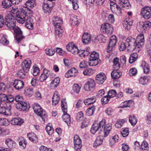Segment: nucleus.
Here are the masks:
<instances>
[{"mask_svg": "<svg viewBox=\"0 0 151 151\" xmlns=\"http://www.w3.org/2000/svg\"><path fill=\"white\" fill-rule=\"evenodd\" d=\"M95 110V106H93L86 110V115L88 116L92 115L93 114Z\"/></svg>", "mask_w": 151, "mask_h": 151, "instance_id": "58836bf2", "label": "nucleus"}, {"mask_svg": "<svg viewBox=\"0 0 151 151\" xmlns=\"http://www.w3.org/2000/svg\"><path fill=\"white\" fill-rule=\"evenodd\" d=\"M34 22L33 19L30 17H27L26 19L25 26L29 29L33 28Z\"/></svg>", "mask_w": 151, "mask_h": 151, "instance_id": "6ab92c4d", "label": "nucleus"}, {"mask_svg": "<svg viewBox=\"0 0 151 151\" xmlns=\"http://www.w3.org/2000/svg\"><path fill=\"white\" fill-rule=\"evenodd\" d=\"M126 41L128 45L127 47L128 50L133 51L137 48L136 40L134 38L131 36L129 37L126 39Z\"/></svg>", "mask_w": 151, "mask_h": 151, "instance_id": "6e6552de", "label": "nucleus"}, {"mask_svg": "<svg viewBox=\"0 0 151 151\" xmlns=\"http://www.w3.org/2000/svg\"><path fill=\"white\" fill-rule=\"evenodd\" d=\"M127 119H122L119 120L116 123L115 126L117 128H120L123 125L124 122L127 121Z\"/></svg>", "mask_w": 151, "mask_h": 151, "instance_id": "37998d69", "label": "nucleus"}, {"mask_svg": "<svg viewBox=\"0 0 151 151\" xmlns=\"http://www.w3.org/2000/svg\"><path fill=\"white\" fill-rule=\"evenodd\" d=\"M39 68L36 66H33L31 73L34 76H36L39 73Z\"/></svg>", "mask_w": 151, "mask_h": 151, "instance_id": "5fc2aeb1", "label": "nucleus"}, {"mask_svg": "<svg viewBox=\"0 0 151 151\" xmlns=\"http://www.w3.org/2000/svg\"><path fill=\"white\" fill-rule=\"evenodd\" d=\"M95 87L94 81L91 78L89 79L84 86L85 91H89L92 90Z\"/></svg>", "mask_w": 151, "mask_h": 151, "instance_id": "9b49d317", "label": "nucleus"}, {"mask_svg": "<svg viewBox=\"0 0 151 151\" xmlns=\"http://www.w3.org/2000/svg\"><path fill=\"white\" fill-rule=\"evenodd\" d=\"M116 94V92L115 90L111 89L109 91L108 93V96L110 98L115 96Z\"/></svg>", "mask_w": 151, "mask_h": 151, "instance_id": "680f3d73", "label": "nucleus"}, {"mask_svg": "<svg viewBox=\"0 0 151 151\" xmlns=\"http://www.w3.org/2000/svg\"><path fill=\"white\" fill-rule=\"evenodd\" d=\"M60 27L56 28L55 29V34L56 35L58 36V37H61L62 36L64 31Z\"/></svg>", "mask_w": 151, "mask_h": 151, "instance_id": "09e8293b", "label": "nucleus"}, {"mask_svg": "<svg viewBox=\"0 0 151 151\" xmlns=\"http://www.w3.org/2000/svg\"><path fill=\"white\" fill-rule=\"evenodd\" d=\"M148 82V79L146 76L142 77L139 79V83L143 85H145L147 84Z\"/></svg>", "mask_w": 151, "mask_h": 151, "instance_id": "8fccbe9b", "label": "nucleus"}, {"mask_svg": "<svg viewBox=\"0 0 151 151\" xmlns=\"http://www.w3.org/2000/svg\"><path fill=\"white\" fill-rule=\"evenodd\" d=\"M105 123V119H103L100 122L99 124L96 123L93 124L90 130L91 132L93 134L96 132L98 134H100L103 131L104 137L107 136L111 129V127L110 125H106Z\"/></svg>", "mask_w": 151, "mask_h": 151, "instance_id": "f03ea898", "label": "nucleus"}, {"mask_svg": "<svg viewBox=\"0 0 151 151\" xmlns=\"http://www.w3.org/2000/svg\"><path fill=\"white\" fill-rule=\"evenodd\" d=\"M24 121L19 117H15L13 118L11 121L12 124L14 125H20L22 124Z\"/></svg>", "mask_w": 151, "mask_h": 151, "instance_id": "cd10ccee", "label": "nucleus"}, {"mask_svg": "<svg viewBox=\"0 0 151 151\" xmlns=\"http://www.w3.org/2000/svg\"><path fill=\"white\" fill-rule=\"evenodd\" d=\"M47 0H44L43 2L42 8L44 11V12L47 13L48 12H50L52 10V6H50L49 5V4L47 2Z\"/></svg>", "mask_w": 151, "mask_h": 151, "instance_id": "4be33fe9", "label": "nucleus"}, {"mask_svg": "<svg viewBox=\"0 0 151 151\" xmlns=\"http://www.w3.org/2000/svg\"><path fill=\"white\" fill-rule=\"evenodd\" d=\"M45 51L46 54L50 56L53 55L55 53V51L52 48H47Z\"/></svg>", "mask_w": 151, "mask_h": 151, "instance_id": "0e129e2a", "label": "nucleus"}, {"mask_svg": "<svg viewBox=\"0 0 151 151\" xmlns=\"http://www.w3.org/2000/svg\"><path fill=\"white\" fill-rule=\"evenodd\" d=\"M129 121L132 126L135 125L137 122L136 117L134 115H131L129 116Z\"/></svg>", "mask_w": 151, "mask_h": 151, "instance_id": "4c0bfd02", "label": "nucleus"}, {"mask_svg": "<svg viewBox=\"0 0 151 151\" xmlns=\"http://www.w3.org/2000/svg\"><path fill=\"white\" fill-rule=\"evenodd\" d=\"M89 122V121L88 119L85 118L82 123L81 127L83 128L87 127L88 126Z\"/></svg>", "mask_w": 151, "mask_h": 151, "instance_id": "774afa93", "label": "nucleus"}, {"mask_svg": "<svg viewBox=\"0 0 151 151\" xmlns=\"http://www.w3.org/2000/svg\"><path fill=\"white\" fill-rule=\"evenodd\" d=\"M61 106L63 114L62 116L64 122L69 125L71 122L70 115L67 113V104L65 99L63 98L61 101Z\"/></svg>", "mask_w": 151, "mask_h": 151, "instance_id": "7ed1b4c3", "label": "nucleus"}, {"mask_svg": "<svg viewBox=\"0 0 151 151\" xmlns=\"http://www.w3.org/2000/svg\"><path fill=\"white\" fill-rule=\"evenodd\" d=\"M116 37L115 35L111 37L107 49V51L108 53H110L115 48L116 43Z\"/></svg>", "mask_w": 151, "mask_h": 151, "instance_id": "1a4fd4ad", "label": "nucleus"}, {"mask_svg": "<svg viewBox=\"0 0 151 151\" xmlns=\"http://www.w3.org/2000/svg\"><path fill=\"white\" fill-rule=\"evenodd\" d=\"M27 136L29 140L34 143H37L38 141V138L35 133L32 132L27 134Z\"/></svg>", "mask_w": 151, "mask_h": 151, "instance_id": "bb28decb", "label": "nucleus"}, {"mask_svg": "<svg viewBox=\"0 0 151 151\" xmlns=\"http://www.w3.org/2000/svg\"><path fill=\"white\" fill-rule=\"evenodd\" d=\"M138 55L136 53H134L131 54L129 58V63H132L136 61L138 58Z\"/></svg>", "mask_w": 151, "mask_h": 151, "instance_id": "a19ab883", "label": "nucleus"}, {"mask_svg": "<svg viewBox=\"0 0 151 151\" xmlns=\"http://www.w3.org/2000/svg\"><path fill=\"white\" fill-rule=\"evenodd\" d=\"M36 4L35 0H28L25 3L26 6L30 7L31 8H33Z\"/></svg>", "mask_w": 151, "mask_h": 151, "instance_id": "c03bdc74", "label": "nucleus"}, {"mask_svg": "<svg viewBox=\"0 0 151 151\" xmlns=\"http://www.w3.org/2000/svg\"><path fill=\"white\" fill-rule=\"evenodd\" d=\"M132 23L133 22L131 20L127 19L124 21L123 24L125 29L129 30L131 27Z\"/></svg>", "mask_w": 151, "mask_h": 151, "instance_id": "a878e982", "label": "nucleus"}, {"mask_svg": "<svg viewBox=\"0 0 151 151\" xmlns=\"http://www.w3.org/2000/svg\"><path fill=\"white\" fill-rule=\"evenodd\" d=\"M5 143L11 149L15 148L16 145L15 142L10 138H7L6 139Z\"/></svg>", "mask_w": 151, "mask_h": 151, "instance_id": "393cba45", "label": "nucleus"}, {"mask_svg": "<svg viewBox=\"0 0 151 151\" xmlns=\"http://www.w3.org/2000/svg\"><path fill=\"white\" fill-rule=\"evenodd\" d=\"M83 114L82 112L80 111L79 112L76 114V120L78 121H80L83 118Z\"/></svg>", "mask_w": 151, "mask_h": 151, "instance_id": "338daca9", "label": "nucleus"}, {"mask_svg": "<svg viewBox=\"0 0 151 151\" xmlns=\"http://www.w3.org/2000/svg\"><path fill=\"white\" fill-rule=\"evenodd\" d=\"M27 73L28 72L26 71L25 70H24L23 69H22L18 70L17 74L19 77L23 78L26 76Z\"/></svg>", "mask_w": 151, "mask_h": 151, "instance_id": "2f4dec72", "label": "nucleus"}, {"mask_svg": "<svg viewBox=\"0 0 151 151\" xmlns=\"http://www.w3.org/2000/svg\"><path fill=\"white\" fill-rule=\"evenodd\" d=\"M33 109L34 112L41 117L44 122L47 119V116L45 110H44L37 103H35L33 105Z\"/></svg>", "mask_w": 151, "mask_h": 151, "instance_id": "20e7f679", "label": "nucleus"}, {"mask_svg": "<svg viewBox=\"0 0 151 151\" xmlns=\"http://www.w3.org/2000/svg\"><path fill=\"white\" fill-rule=\"evenodd\" d=\"M17 108L19 106L23 111H25L28 109L29 107V104L28 103H25L24 102L22 101L18 103L17 106Z\"/></svg>", "mask_w": 151, "mask_h": 151, "instance_id": "5701e85b", "label": "nucleus"}, {"mask_svg": "<svg viewBox=\"0 0 151 151\" xmlns=\"http://www.w3.org/2000/svg\"><path fill=\"white\" fill-rule=\"evenodd\" d=\"M137 73V70L136 68H132L130 69L129 71V74L130 76H134Z\"/></svg>", "mask_w": 151, "mask_h": 151, "instance_id": "69168bd1", "label": "nucleus"}, {"mask_svg": "<svg viewBox=\"0 0 151 151\" xmlns=\"http://www.w3.org/2000/svg\"><path fill=\"white\" fill-rule=\"evenodd\" d=\"M5 19L6 20L5 25L7 27L10 29H14L16 42L18 44L24 37L22 35V32L20 28L17 27L14 29L16 25L14 17L11 14H8L5 16Z\"/></svg>", "mask_w": 151, "mask_h": 151, "instance_id": "f257e3e1", "label": "nucleus"}, {"mask_svg": "<svg viewBox=\"0 0 151 151\" xmlns=\"http://www.w3.org/2000/svg\"><path fill=\"white\" fill-rule=\"evenodd\" d=\"M14 1L12 0H4L2 2L3 8L7 9L10 7L13 4Z\"/></svg>", "mask_w": 151, "mask_h": 151, "instance_id": "c85d7f7f", "label": "nucleus"}, {"mask_svg": "<svg viewBox=\"0 0 151 151\" xmlns=\"http://www.w3.org/2000/svg\"><path fill=\"white\" fill-rule=\"evenodd\" d=\"M90 54L89 51L86 50H80L79 52V55L82 57H84L86 56H88Z\"/></svg>", "mask_w": 151, "mask_h": 151, "instance_id": "864d4df0", "label": "nucleus"}, {"mask_svg": "<svg viewBox=\"0 0 151 151\" xmlns=\"http://www.w3.org/2000/svg\"><path fill=\"white\" fill-rule=\"evenodd\" d=\"M96 100L95 96H92L90 98H87L84 101V103L86 105H88L94 103Z\"/></svg>", "mask_w": 151, "mask_h": 151, "instance_id": "7c9ffc66", "label": "nucleus"}, {"mask_svg": "<svg viewBox=\"0 0 151 151\" xmlns=\"http://www.w3.org/2000/svg\"><path fill=\"white\" fill-rule=\"evenodd\" d=\"M81 87L78 84H74L73 86V91L76 92L77 93H78L80 91Z\"/></svg>", "mask_w": 151, "mask_h": 151, "instance_id": "4d7b16f0", "label": "nucleus"}, {"mask_svg": "<svg viewBox=\"0 0 151 151\" xmlns=\"http://www.w3.org/2000/svg\"><path fill=\"white\" fill-rule=\"evenodd\" d=\"M33 13L32 11L29 9L28 7L23 6L21 9V15H23L25 17H28V15L32 14Z\"/></svg>", "mask_w": 151, "mask_h": 151, "instance_id": "f3484780", "label": "nucleus"}, {"mask_svg": "<svg viewBox=\"0 0 151 151\" xmlns=\"http://www.w3.org/2000/svg\"><path fill=\"white\" fill-rule=\"evenodd\" d=\"M119 3L122 7H128L130 5L128 0H119Z\"/></svg>", "mask_w": 151, "mask_h": 151, "instance_id": "79ce46f5", "label": "nucleus"}, {"mask_svg": "<svg viewBox=\"0 0 151 151\" xmlns=\"http://www.w3.org/2000/svg\"><path fill=\"white\" fill-rule=\"evenodd\" d=\"M106 78V76L104 73H101L96 76V80L97 83L99 84H101L105 81Z\"/></svg>", "mask_w": 151, "mask_h": 151, "instance_id": "2eb2a0df", "label": "nucleus"}, {"mask_svg": "<svg viewBox=\"0 0 151 151\" xmlns=\"http://www.w3.org/2000/svg\"><path fill=\"white\" fill-rule=\"evenodd\" d=\"M91 35L88 33H85L82 37V40L83 43L85 44H88L91 41Z\"/></svg>", "mask_w": 151, "mask_h": 151, "instance_id": "b1692460", "label": "nucleus"}, {"mask_svg": "<svg viewBox=\"0 0 151 151\" xmlns=\"http://www.w3.org/2000/svg\"><path fill=\"white\" fill-rule=\"evenodd\" d=\"M99 53L95 51H93L91 53L90 57L89 58L90 65L91 66L96 65L100 62V60L99 59Z\"/></svg>", "mask_w": 151, "mask_h": 151, "instance_id": "39448f33", "label": "nucleus"}, {"mask_svg": "<svg viewBox=\"0 0 151 151\" xmlns=\"http://www.w3.org/2000/svg\"><path fill=\"white\" fill-rule=\"evenodd\" d=\"M110 99L108 95L104 96L101 99V102L103 104H106L109 102Z\"/></svg>", "mask_w": 151, "mask_h": 151, "instance_id": "e2e57ef3", "label": "nucleus"}, {"mask_svg": "<svg viewBox=\"0 0 151 151\" xmlns=\"http://www.w3.org/2000/svg\"><path fill=\"white\" fill-rule=\"evenodd\" d=\"M113 68L114 70H118L120 68L119 60L117 58H114L113 60Z\"/></svg>", "mask_w": 151, "mask_h": 151, "instance_id": "f704fd0d", "label": "nucleus"}, {"mask_svg": "<svg viewBox=\"0 0 151 151\" xmlns=\"http://www.w3.org/2000/svg\"><path fill=\"white\" fill-rule=\"evenodd\" d=\"M145 73H148L150 71V67L148 64L145 61H142L141 65Z\"/></svg>", "mask_w": 151, "mask_h": 151, "instance_id": "e433bc0d", "label": "nucleus"}, {"mask_svg": "<svg viewBox=\"0 0 151 151\" xmlns=\"http://www.w3.org/2000/svg\"><path fill=\"white\" fill-rule=\"evenodd\" d=\"M14 100L13 96L12 95H6L4 93L0 94V101L7 103L11 102Z\"/></svg>", "mask_w": 151, "mask_h": 151, "instance_id": "ddd939ff", "label": "nucleus"}, {"mask_svg": "<svg viewBox=\"0 0 151 151\" xmlns=\"http://www.w3.org/2000/svg\"><path fill=\"white\" fill-rule=\"evenodd\" d=\"M88 65L91 66L89 63V61L88 62L86 61H83L80 63V67L81 68H85L87 67Z\"/></svg>", "mask_w": 151, "mask_h": 151, "instance_id": "3c124183", "label": "nucleus"}, {"mask_svg": "<svg viewBox=\"0 0 151 151\" xmlns=\"http://www.w3.org/2000/svg\"><path fill=\"white\" fill-rule=\"evenodd\" d=\"M53 22V24L56 28H59L61 27L62 23V20L60 17H55L53 18L52 20Z\"/></svg>", "mask_w": 151, "mask_h": 151, "instance_id": "412c9836", "label": "nucleus"}, {"mask_svg": "<svg viewBox=\"0 0 151 151\" xmlns=\"http://www.w3.org/2000/svg\"><path fill=\"white\" fill-rule=\"evenodd\" d=\"M122 73L118 70H114L111 73V76L112 79H115L119 78L121 76Z\"/></svg>", "mask_w": 151, "mask_h": 151, "instance_id": "c756f323", "label": "nucleus"}, {"mask_svg": "<svg viewBox=\"0 0 151 151\" xmlns=\"http://www.w3.org/2000/svg\"><path fill=\"white\" fill-rule=\"evenodd\" d=\"M78 70L75 68H73L68 71V73L71 75L70 76H75L78 75Z\"/></svg>", "mask_w": 151, "mask_h": 151, "instance_id": "de8ad7c7", "label": "nucleus"}, {"mask_svg": "<svg viewBox=\"0 0 151 151\" xmlns=\"http://www.w3.org/2000/svg\"><path fill=\"white\" fill-rule=\"evenodd\" d=\"M93 73V70L92 69H87L83 71L84 75L89 76L92 75Z\"/></svg>", "mask_w": 151, "mask_h": 151, "instance_id": "052dcab7", "label": "nucleus"}, {"mask_svg": "<svg viewBox=\"0 0 151 151\" xmlns=\"http://www.w3.org/2000/svg\"><path fill=\"white\" fill-rule=\"evenodd\" d=\"M129 133V129L126 128L122 129V131L121 132V135L123 137H126L128 135Z\"/></svg>", "mask_w": 151, "mask_h": 151, "instance_id": "6e6d98bb", "label": "nucleus"}, {"mask_svg": "<svg viewBox=\"0 0 151 151\" xmlns=\"http://www.w3.org/2000/svg\"><path fill=\"white\" fill-rule=\"evenodd\" d=\"M11 104H9V105L8 107H6L5 109V113L4 114V115L9 116L11 114Z\"/></svg>", "mask_w": 151, "mask_h": 151, "instance_id": "bf43d9fd", "label": "nucleus"}, {"mask_svg": "<svg viewBox=\"0 0 151 151\" xmlns=\"http://www.w3.org/2000/svg\"><path fill=\"white\" fill-rule=\"evenodd\" d=\"M100 30L104 33L110 35L113 33V28L111 24L106 23L101 25Z\"/></svg>", "mask_w": 151, "mask_h": 151, "instance_id": "423d86ee", "label": "nucleus"}, {"mask_svg": "<svg viewBox=\"0 0 151 151\" xmlns=\"http://www.w3.org/2000/svg\"><path fill=\"white\" fill-rule=\"evenodd\" d=\"M27 17L23 15H21V14H20L19 15H17L15 20L18 23L22 24L26 21Z\"/></svg>", "mask_w": 151, "mask_h": 151, "instance_id": "473e14b6", "label": "nucleus"}, {"mask_svg": "<svg viewBox=\"0 0 151 151\" xmlns=\"http://www.w3.org/2000/svg\"><path fill=\"white\" fill-rule=\"evenodd\" d=\"M24 85V83L22 81L15 80L14 81L13 85L16 89L19 90L23 88Z\"/></svg>", "mask_w": 151, "mask_h": 151, "instance_id": "dca6fc26", "label": "nucleus"}, {"mask_svg": "<svg viewBox=\"0 0 151 151\" xmlns=\"http://www.w3.org/2000/svg\"><path fill=\"white\" fill-rule=\"evenodd\" d=\"M31 63L30 60H25L22 63L21 65L22 69L28 72Z\"/></svg>", "mask_w": 151, "mask_h": 151, "instance_id": "aec40b11", "label": "nucleus"}, {"mask_svg": "<svg viewBox=\"0 0 151 151\" xmlns=\"http://www.w3.org/2000/svg\"><path fill=\"white\" fill-rule=\"evenodd\" d=\"M73 142L75 150L76 151H81L82 147V142L79 136L76 135L74 136Z\"/></svg>", "mask_w": 151, "mask_h": 151, "instance_id": "9d476101", "label": "nucleus"}, {"mask_svg": "<svg viewBox=\"0 0 151 151\" xmlns=\"http://www.w3.org/2000/svg\"><path fill=\"white\" fill-rule=\"evenodd\" d=\"M127 45L123 42H120L119 44V48L120 51L125 50L126 48Z\"/></svg>", "mask_w": 151, "mask_h": 151, "instance_id": "603ef678", "label": "nucleus"}, {"mask_svg": "<svg viewBox=\"0 0 151 151\" xmlns=\"http://www.w3.org/2000/svg\"><path fill=\"white\" fill-rule=\"evenodd\" d=\"M45 130L48 134L49 135H52L54 132V129L52 126V124H49L46 126Z\"/></svg>", "mask_w": 151, "mask_h": 151, "instance_id": "a18cd8bd", "label": "nucleus"}, {"mask_svg": "<svg viewBox=\"0 0 151 151\" xmlns=\"http://www.w3.org/2000/svg\"><path fill=\"white\" fill-rule=\"evenodd\" d=\"M103 142V137L102 136H98L93 143V147L96 148L97 147L101 145Z\"/></svg>", "mask_w": 151, "mask_h": 151, "instance_id": "72a5a7b5", "label": "nucleus"}, {"mask_svg": "<svg viewBox=\"0 0 151 151\" xmlns=\"http://www.w3.org/2000/svg\"><path fill=\"white\" fill-rule=\"evenodd\" d=\"M60 98L58 96V93L56 92L54 93L52 98V104L53 105H57L59 100Z\"/></svg>", "mask_w": 151, "mask_h": 151, "instance_id": "c9c22d12", "label": "nucleus"}, {"mask_svg": "<svg viewBox=\"0 0 151 151\" xmlns=\"http://www.w3.org/2000/svg\"><path fill=\"white\" fill-rule=\"evenodd\" d=\"M66 49L68 51L71 52L72 54L76 55L78 54L79 55V50L77 46L73 43H70L68 44L66 46Z\"/></svg>", "mask_w": 151, "mask_h": 151, "instance_id": "f8f14e48", "label": "nucleus"}, {"mask_svg": "<svg viewBox=\"0 0 151 151\" xmlns=\"http://www.w3.org/2000/svg\"><path fill=\"white\" fill-rule=\"evenodd\" d=\"M151 26V23L150 21L146 22H141L139 23L137 27H140L141 28V31L144 30L146 29H148Z\"/></svg>", "mask_w": 151, "mask_h": 151, "instance_id": "a211bd4d", "label": "nucleus"}, {"mask_svg": "<svg viewBox=\"0 0 151 151\" xmlns=\"http://www.w3.org/2000/svg\"><path fill=\"white\" fill-rule=\"evenodd\" d=\"M137 47L140 48L144 45L145 42V39L143 35H139L137 36L136 40Z\"/></svg>", "mask_w": 151, "mask_h": 151, "instance_id": "4468645a", "label": "nucleus"}, {"mask_svg": "<svg viewBox=\"0 0 151 151\" xmlns=\"http://www.w3.org/2000/svg\"><path fill=\"white\" fill-rule=\"evenodd\" d=\"M141 14L145 19H148L151 18V6H145L141 9Z\"/></svg>", "mask_w": 151, "mask_h": 151, "instance_id": "0eeeda50", "label": "nucleus"}, {"mask_svg": "<svg viewBox=\"0 0 151 151\" xmlns=\"http://www.w3.org/2000/svg\"><path fill=\"white\" fill-rule=\"evenodd\" d=\"M0 42L3 45H7L9 44V41L7 40L5 35H3L0 40Z\"/></svg>", "mask_w": 151, "mask_h": 151, "instance_id": "13d9d810", "label": "nucleus"}, {"mask_svg": "<svg viewBox=\"0 0 151 151\" xmlns=\"http://www.w3.org/2000/svg\"><path fill=\"white\" fill-rule=\"evenodd\" d=\"M60 79L59 77H56L51 82L50 84L52 87H57L58 85Z\"/></svg>", "mask_w": 151, "mask_h": 151, "instance_id": "ea45409f", "label": "nucleus"}, {"mask_svg": "<svg viewBox=\"0 0 151 151\" xmlns=\"http://www.w3.org/2000/svg\"><path fill=\"white\" fill-rule=\"evenodd\" d=\"M95 40L99 43L104 42L106 40L105 37L102 35L99 34L95 38Z\"/></svg>", "mask_w": 151, "mask_h": 151, "instance_id": "49530a36", "label": "nucleus"}]
</instances>
